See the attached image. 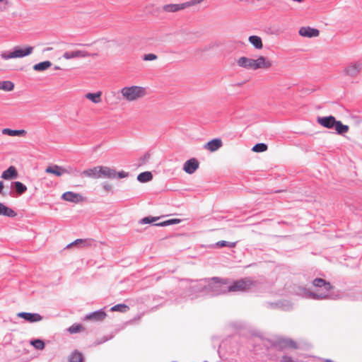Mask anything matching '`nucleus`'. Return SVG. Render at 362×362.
Segmentation results:
<instances>
[{
	"label": "nucleus",
	"instance_id": "1",
	"mask_svg": "<svg viewBox=\"0 0 362 362\" xmlns=\"http://www.w3.org/2000/svg\"><path fill=\"white\" fill-rule=\"evenodd\" d=\"M237 65L247 70H268L273 66L272 62L267 57L258 55L256 58L240 57L236 61Z\"/></svg>",
	"mask_w": 362,
	"mask_h": 362
},
{
	"label": "nucleus",
	"instance_id": "2",
	"mask_svg": "<svg viewBox=\"0 0 362 362\" xmlns=\"http://www.w3.org/2000/svg\"><path fill=\"white\" fill-rule=\"evenodd\" d=\"M121 98L128 103L136 102L147 95V90L141 86H126L119 90Z\"/></svg>",
	"mask_w": 362,
	"mask_h": 362
},
{
	"label": "nucleus",
	"instance_id": "3",
	"mask_svg": "<svg viewBox=\"0 0 362 362\" xmlns=\"http://www.w3.org/2000/svg\"><path fill=\"white\" fill-rule=\"evenodd\" d=\"M317 122L320 125L327 129L334 127L337 133L339 134H343L349 130L348 125L343 124L341 121L336 120L333 116L318 117Z\"/></svg>",
	"mask_w": 362,
	"mask_h": 362
},
{
	"label": "nucleus",
	"instance_id": "4",
	"mask_svg": "<svg viewBox=\"0 0 362 362\" xmlns=\"http://www.w3.org/2000/svg\"><path fill=\"white\" fill-rule=\"evenodd\" d=\"M33 51L31 46L15 47L11 52H4L1 54L3 59L8 60L13 58H21L30 55Z\"/></svg>",
	"mask_w": 362,
	"mask_h": 362
},
{
	"label": "nucleus",
	"instance_id": "5",
	"mask_svg": "<svg viewBox=\"0 0 362 362\" xmlns=\"http://www.w3.org/2000/svg\"><path fill=\"white\" fill-rule=\"evenodd\" d=\"M253 286V281L250 278L238 280L228 287L229 292H242L248 290Z\"/></svg>",
	"mask_w": 362,
	"mask_h": 362
},
{
	"label": "nucleus",
	"instance_id": "6",
	"mask_svg": "<svg viewBox=\"0 0 362 362\" xmlns=\"http://www.w3.org/2000/svg\"><path fill=\"white\" fill-rule=\"evenodd\" d=\"M361 71V64L358 62L351 63L347 65L343 70L344 76L351 78H356L359 75Z\"/></svg>",
	"mask_w": 362,
	"mask_h": 362
},
{
	"label": "nucleus",
	"instance_id": "7",
	"mask_svg": "<svg viewBox=\"0 0 362 362\" xmlns=\"http://www.w3.org/2000/svg\"><path fill=\"white\" fill-rule=\"evenodd\" d=\"M93 55V54H90L84 49H74L64 52L63 57L69 60L71 59L86 58Z\"/></svg>",
	"mask_w": 362,
	"mask_h": 362
},
{
	"label": "nucleus",
	"instance_id": "8",
	"mask_svg": "<svg viewBox=\"0 0 362 362\" xmlns=\"http://www.w3.org/2000/svg\"><path fill=\"white\" fill-rule=\"evenodd\" d=\"M62 198L66 202H74L76 204L80 203V202H82L84 201V197H83V195H81V194H78V193L73 192H64L62 194Z\"/></svg>",
	"mask_w": 362,
	"mask_h": 362
},
{
	"label": "nucleus",
	"instance_id": "9",
	"mask_svg": "<svg viewBox=\"0 0 362 362\" xmlns=\"http://www.w3.org/2000/svg\"><path fill=\"white\" fill-rule=\"evenodd\" d=\"M106 317V313L102 310H100L86 315L84 320L91 322H101L104 320Z\"/></svg>",
	"mask_w": 362,
	"mask_h": 362
},
{
	"label": "nucleus",
	"instance_id": "10",
	"mask_svg": "<svg viewBox=\"0 0 362 362\" xmlns=\"http://www.w3.org/2000/svg\"><path fill=\"white\" fill-rule=\"evenodd\" d=\"M199 166V163L196 158L187 160L183 165V170L188 174L194 173Z\"/></svg>",
	"mask_w": 362,
	"mask_h": 362
},
{
	"label": "nucleus",
	"instance_id": "11",
	"mask_svg": "<svg viewBox=\"0 0 362 362\" xmlns=\"http://www.w3.org/2000/svg\"><path fill=\"white\" fill-rule=\"evenodd\" d=\"M17 316L24 319L29 322H35L40 321L42 317L38 313H18Z\"/></svg>",
	"mask_w": 362,
	"mask_h": 362
},
{
	"label": "nucleus",
	"instance_id": "12",
	"mask_svg": "<svg viewBox=\"0 0 362 362\" xmlns=\"http://www.w3.org/2000/svg\"><path fill=\"white\" fill-rule=\"evenodd\" d=\"M100 178L106 177L108 179H114L116 177L117 172L115 170L107 166H100Z\"/></svg>",
	"mask_w": 362,
	"mask_h": 362
},
{
	"label": "nucleus",
	"instance_id": "13",
	"mask_svg": "<svg viewBox=\"0 0 362 362\" xmlns=\"http://www.w3.org/2000/svg\"><path fill=\"white\" fill-rule=\"evenodd\" d=\"M299 34L303 37H317L320 35V31L310 27H302L299 30Z\"/></svg>",
	"mask_w": 362,
	"mask_h": 362
},
{
	"label": "nucleus",
	"instance_id": "14",
	"mask_svg": "<svg viewBox=\"0 0 362 362\" xmlns=\"http://www.w3.org/2000/svg\"><path fill=\"white\" fill-rule=\"evenodd\" d=\"M222 145L223 143L221 139H214L207 142L204 145V148L211 152H214L220 148L222 146Z\"/></svg>",
	"mask_w": 362,
	"mask_h": 362
},
{
	"label": "nucleus",
	"instance_id": "15",
	"mask_svg": "<svg viewBox=\"0 0 362 362\" xmlns=\"http://www.w3.org/2000/svg\"><path fill=\"white\" fill-rule=\"evenodd\" d=\"M92 243V240L90 239H77L75 241L67 245L66 248H71L73 246L76 245L78 247H90Z\"/></svg>",
	"mask_w": 362,
	"mask_h": 362
},
{
	"label": "nucleus",
	"instance_id": "16",
	"mask_svg": "<svg viewBox=\"0 0 362 362\" xmlns=\"http://www.w3.org/2000/svg\"><path fill=\"white\" fill-rule=\"evenodd\" d=\"M18 177V172L16 168L11 165L6 170L4 171L1 174V178L4 180L14 179Z\"/></svg>",
	"mask_w": 362,
	"mask_h": 362
},
{
	"label": "nucleus",
	"instance_id": "17",
	"mask_svg": "<svg viewBox=\"0 0 362 362\" xmlns=\"http://www.w3.org/2000/svg\"><path fill=\"white\" fill-rule=\"evenodd\" d=\"M45 172L47 173L53 174L56 176H61L64 173H67V170L62 167H60L59 165H53V166H49L45 169Z\"/></svg>",
	"mask_w": 362,
	"mask_h": 362
},
{
	"label": "nucleus",
	"instance_id": "18",
	"mask_svg": "<svg viewBox=\"0 0 362 362\" xmlns=\"http://www.w3.org/2000/svg\"><path fill=\"white\" fill-rule=\"evenodd\" d=\"M100 166L94 167L93 168H89L86 170H83L81 173V175L91 178H100Z\"/></svg>",
	"mask_w": 362,
	"mask_h": 362
},
{
	"label": "nucleus",
	"instance_id": "19",
	"mask_svg": "<svg viewBox=\"0 0 362 362\" xmlns=\"http://www.w3.org/2000/svg\"><path fill=\"white\" fill-rule=\"evenodd\" d=\"M102 92L98 91L96 93H88L85 95V98L90 100L94 104L100 103L102 101Z\"/></svg>",
	"mask_w": 362,
	"mask_h": 362
},
{
	"label": "nucleus",
	"instance_id": "20",
	"mask_svg": "<svg viewBox=\"0 0 362 362\" xmlns=\"http://www.w3.org/2000/svg\"><path fill=\"white\" fill-rule=\"evenodd\" d=\"M248 41L257 49H261L263 48V42L262 38L257 35L250 36Z\"/></svg>",
	"mask_w": 362,
	"mask_h": 362
},
{
	"label": "nucleus",
	"instance_id": "21",
	"mask_svg": "<svg viewBox=\"0 0 362 362\" xmlns=\"http://www.w3.org/2000/svg\"><path fill=\"white\" fill-rule=\"evenodd\" d=\"M2 134L5 135H8L11 136H25L26 134V131L24 129H20V130H15V129H11L8 128H5L2 129Z\"/></svg>",
	"mask_w": 362,
	"mask_h": 362
},
{
	"label": "nucleus",
	"instance_id": "22",
	"mask_svg": "<svg viewBox=\"0 0 362 362\" xmlns=\"http://www.w3.org/2000/svg\"><path fill=\"white\" fill-rule=\"evenodd\" d=\"M313 284L316 287H323L325 291L329 292L332 288V286L329 282H326L322 279H315L313 281Z\"/></svg>",
	"mask_w": 362,
	"mask_h": 362
},
{
	"label": "nucleus",
	"instance_id": "23",
	"mask_svg": "<svg viewBox=\"0 0 362 362\" xmlns=\"http://www.w3.org/2000/svg\"><path fill=\"white\" fill-rule=\"evenodd\" d=\"M0 215L8 217H15L16 216V213L12 209L5 206L2 203H0Z\"/></svg>",
	"mask_w": 362,
	"mask_h": 362
},
{
	"label": "nucleus",
	"instance_id": "24",
	"mask_svg": "<svg viewBox=\"0 0 362 362\" xmlns=\"http://www.w3.org/2000/svg\"><path fill=\"white\" fill-rule=\"evenodd\" d=\"M51 66L52 63L49 61H45L35 64L33 66V69L36 71L41 72L48 69Z\"/></svg>",
	"mask_w": 362,
	"mask_h": 362
},
{
	"label": "nucleus",
	"instance_id": "25",
	"mask_svg": "<svg viewBox=\"0 0 362 362\" xmlns=\"http://www.w3.org/2000/svg\"><path fill=\"white\" fill-rule=\"evenodd\" d=\"M14 83L11 81H0V90L4 91H12L14 89Z\"/></svg>",
	"mask_w": 362,
	"mask_h": 362
},
{
	"label": "nucleus",
	"instance_id": "26",
	"mask_svg": "<svg viewBox=\"0 0 362 362\" xmlns=\"http://www.w3.org/2000/svg\"><path fill=\"white\" fill-rule=\"evenodd\" d=\"M152 179V173L149 171L141 173L137 176V180L140 182H147L151 181Z\"/></svg>",
	"mask_w": 362,
	"mask_h": 362
},
{
	"label": "nucleus",
	"instance_id": "27",
	"mask_svg": "<svg viewBox=\"0 0 362 362\" xmlns=\"http://www.w3.org/2000/svg\"><path fill=\"white\" fill-rule=\"evenodd\" d=\"M185 4H168L164 6V10L167 12H175L183 9Z\"/></svg>",
	"mask_w": 362,
	"mask_h": 362
},
{
	"label": "nucleus",
	"instance_id": "28",
	"mask_svg": "<svg viewBox=\"0 0 362 362\" xmlns=\"http://www.w3.org/2000/svg\"><path fill=\"white\" fill-rule=\"evenodd\" d=\"M83 354L78 351H74L69 356V362H83Z\"/></svg>",
	"mask_w": 362,
	"mask_h": 362
},
{
	"label": "nucleus",
	"instance_id": "29",
	"mask_svg": "<svg viewBox=\"0 0 362 362\" xmlns=\"http://www.w3.org/2000/svg\"><path fill=\"white\" fill-rule=\"evenodd\" d=\"M129 310L128 305L125 304H117L111 308L110 310L112 312H120V313H126Z\"/></svg>",
	"mask_w": 362,
	"mask_h": 362
},
{
	"label": "nucleus",
	"instance_id": "30",
	"mask_svg": "<svg viewBox=\"0 0 362 362\" xmlns=\"http://www.w3.org/2000/svg\"><path fill=\"white\" fill-rule=\"evenodd\" d=\"M13 185H14V187H15V189H16V192L18 194H21L24 193L27 190L26 186H25L21 182H18V181L15 182L13 183Z\"/></svg>",
	"mask_w": 362,
	"mask_h": 362
},
{
	"label": "nucleus",
	"instance_id": "31",
	"mask_svg": "<svg viewBox=\"0 0 362 362\" xmlns=\"http://www.w3.org/2000/svg\"><path fill=\"white\" fill-rule=\"evenodd\" d=\"M68 330L71 334H76L83 331L84 327L80 324H74Z\"/></svg>",
	"mask_w": 362,
	"mask_h": 362
},
{
	"label": "nucleus",
	"instance_id": "32",
	"mask_svg": "<svg viewBox=\"0 0 362 362\" xmlns=\"http://www.w3.org/2000/svg\"><path fill=\"white\" fill-rule=\"evenodd\" d=\"M268 147L265 144L260 143L257 144L252 147V151L254 152L259 153V152H264L267 150Z\"/></svg>",
	"mask_w": 362,
	"mask_h": 362
},
{
	"label": "nucleus",
	"instance_id": "33",
	"mask_svg": "<svg viewBox=\"0 0 362 362\" xmlns=\"http://www.w3.org/2000/svg\"><path fill=\"white\" fill-rule=\"evenodd\" d=\"M215 245L217 247H234L236 245V243L235 242L230 243V242H227L225 240H221V241H218Z\"/></svg>",
	"mask_w": 362,
	"mask_h": 362
},
{
	"label": "nucleus",
	"instance_id": "34",
	"mask_svg": "<svg viewBox=\"0 0 362 362\" xmlns=\"http://www.w3.org/2000/svg\"><path fill=\"white\" fill-rule=\"evenodd\" d=\"M30 344L38 350H42L45 348V343L41 339H35L30 341Z\"/></svg>",
	"mask_w": 362,
	"mask_h": 362
},
{
	"label": "nucleus",
	"instance_id": "35",
	"mask_svg": "<svg viewBox=\"0 0 362 362\" xmlns=\"http://www.w3.org/2000/svg\"><path fill=\"white\" fill-rule=\"evenodd\" d=\"M180 222V219L174 218V219H170V220H168V221H163V222L160 223H157L156 225V226H168V225H170V224L178 223Z\"/></svg>",
	"mask_w": 362,
	"mask_h": 362
},
{
	"label": "nucleus",
	"instance_id": "36",
	"mask_svg": "<svg viewBox=\"0 0 362 362\" xmlns=\"http://www.w3.org/2000/svg\"><path fill=\"white\" fill-rule=\"evenodd\" d=\"M158 217H145L141 219V223L143 224L151 223L158 220Z\"/></svg>",
	"mask_w": 362,
	"mask_h": 362
},
{
	"label": "nucleus",
	"instance_id": "37",
	"mask_svg": "<svg viewBox=\"0 0 362 362\" xmlns=\"http://www.w3.org/2000/svg\"><path fill=\"white\" fill-rule=\"evenodd\" d=\"M284 346L285 347H290V348H292V349H296L297 348V344L295 341H292V340H290V339H286L284 341Z\"/></svg>",
	"mask_w": 362,
	"mask_h": 362
},
{
	"label": "nucleus",
	"instance_id": "38",
	"mask_svg": "<svg viewBox=\"0 0 362 362\" xmlns=\"http://www.w3.org/2000/svg\"><path fill=\"white\" fill-rule=\"evenodd\" d=\"M9 5L8 0H0V11H5L7 10Z\"/></svg>",
	"mask_w": 362,
	"mask_h": 362
},
{
	"label": "nucleus",
	"instance_id": "39",
	"mask_svg": "<svg viewBox=\"0 0 362 362\" xmlns=\"http://www.w3.org/2000/svg\"><path fill=\"white\" fill-rule=\"evenodd\" d=\"M158 57L155 54H147L143 57L144 61H153L157 59Z\"/></svg>",
	"mask_w": 362,
	"mask_h": 362
},
{
	"label": "nucleus",
	"instance_id": "40",
	"mask_svg": "<svg viewBox=\"0 0 362 362\" xmlns=\"http://www.w3.org/2000/svg\"><path fill=\"white\" fill-rule=\"evenodd\" d=\"M127 176H128V173L124 172V171H121V172L117 173L116 177H117L119 179H122V178L127 177Z\"/></svg>",
	"mask_w": 362,
	"mask_h": 362
},
{
	"label": "nucleus",
	"instance_id": "41",
	"mask_svg": "<svg viewBox=\"0 0 362 362\" xmlns=\"http://www.w3.org/2000/svg\"><path fill=\"white\" fill-rule=\"evenodd\" d=\"M103 189L106 191V192H110L112 191V187L110 184L109 183H105L103 185Z\"/></svg>",
	"mask_w": 362,
	"mask_h": 362
},
{
	"label": "nucleus",
	"instance_id": "42",
	"mask_svg": "<svg viewBox=\"0 0 362 362\" xmlns=\"http://www.w3.org/2000/svg\"><path fill=\"white\" fill-rule=\"evenodd\" d=\"M203 1L204 0H192L190 2H188L187 4V6H193V5L199 4Z\"/></svg>",
	"mask_w": 362,
	"mask_h": 362
},
{
	"label": "nucleus",
	"instance_id": "43",
	"mask_svg": "<svg viewBox=\"0 0 362 362\" xmlns=\"http://www.w3.org/2000/svg\"><path fill=\"white\" fill-rule=\"evenodd\" d=\"M313 296L317 298H325L327 296V294H323V295L322 294H320V295L313 294Z\"/></svg>",
	"mask_w": 362,
	"mask_h": 362
},
{
	"label": "nucleus",
	"instance_id": "44",
	"mask_svg": "<svg viewBox=\"0 0 362 362\" xmlns=\"http://www.w3.org/2000/svg\"><path fill=\"white\" fill-rule=\"evenodd\" d=\"M4 183L1 181H0V193H1V192L4 189Z\"/></svg>",
	"mask_w": 362,
	"mask_h": 362
},
{
	"label": "nucleus",
	"instance_id": "45",
	"mask_svg": "<svg viewBox=\"0 0 362 362\" xmlns=\"http://www.w3.org/2000/svg\"><path fill=\"white\" fill-rule=\"evenodd\" d=\"M325 362H334V361H331V360H329V359H326V360L325 361Z\"/></svg>",
	"mask_w": 362,
	"mask_h": 362
},
{
	"label": "nucleus",
	"instance_id": "46",
	"mask_svg": "<svg viewBox=\"0 0 362 362\" xmlns=\"http://www.w3.org/2000/svg\"><path fill=\"white\" fill-rule=\"evenodd\" d=\"M55 69H59V66H55Z\"/></svg>",
	"mask_w": 362,
	"mask_h": 362
}]
</instances>
